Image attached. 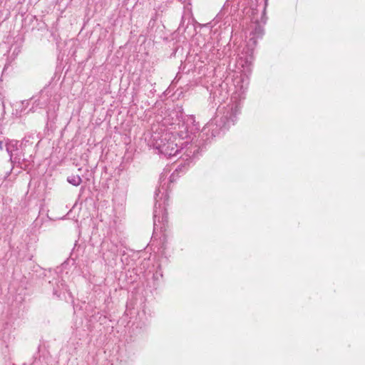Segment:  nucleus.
<instances>
[{
  "instance_id": "1",
  "label": "nucleus",
  "mask_w": 365,
  "mask_h": 365,
  "mask_svg": "<svg viewBox=\"0 0 365 365\" xmlns=\"http://www.w3.org/2000/svg\"><path fill=\"white\" fill-rule=\"evenodd\" d=\"M178 138L173 133L164 132L162 134L155 132L152 134L150 143L162 154L174 156L179 151Z\"/></svg>"
},
{
  "instance_id": "2",
  "label": "nucleus",
  "mask_w": 365,
  "mask_h": 365,
  "mask_svg": "<svg viewBox=\"0 0 365 365\" xmlns=\"http://www.w3.org/2000/svg\"><path fill=\"white\" fill-rule=\"evenodd\" d=\"M18 141L16 140H10L6 143V151L9 154L10 160L12 163L21 164V158L14 156V151L17 150Z\"/></svg>"
},
{
  "instance_id": "3",
  "label": "nucleus",
  "mask_w": 365,
  "mask_h": 365,
  "mask_svg": "<svg viewBox=\"0 0 365 365\" xmlns=\"http://www.w3.org/2000/svg\"><path fill=\"white\" fill-rule=\"evenodd\" d=\"M252 59H253V58H252V54L246 56L245 57V59H244L243 56H240L237 61V64H238V66H240L242 68H247L248 70L250 66L251 65V63L252 62Z\"/></svg>"
},
{
  "instance_id": "4",
  "label": "nucleus",
  "mask_w": 365,
  "mask_h": 365,
  "mask_svg": "<svg viewBox=\"0 0 365 365\" xmlns=\"http://www.w3.org/2000/svg\"><path fill=\"white\" fill-rule=\"evenodd\" d=\"M67 181L74 186H78L81 183L82 180L78 175H71L68 177Z\"/></svg>"
},
{
  "instance_id": "5",
  "label": "nucleus",
  "mask_w": 365,
  "mask_h": 365,
  "mask_svg": "<svg viewBox=\"0 0 365 365\" xmlns=\"http://www.w3.org/2000/svg\"><path fill=\"white\" fill-rule=\"evenodd\" d=\"M239 111L240 107L237 105H236L234 108H232V114L230 116V119L232 123L234 122L233 118L236 116Z\"/></svg>"
},
{
  "instance_id": "6",
  "label": "nucleus",
  "mask_w": 365,
  "mask_h": 365,
  "mask_svg": "<svg viewBox=\"0 0 365 365\" xmlns=\"http://www.w3.org/2000/svg\"><path fill=\"white\" fill-rule=\"evenodd\" d=\"M256 31H257L259 36L262 34V29L260 27H259Z\"/></svg>"
},
{
  "instance_id": "7",
  "label": "nucleus",
  "mask_w": 365,
  "mask_h": 365,
  "mask_svg": "<svg viewBox=\"0 0 365 365\" xmlns=\"http://www.w3.org/2000/svg\"><path fill=\"white\" fill-rule=\"evenodd\" d=\"M0 150H3V143L0 141Z\"/></svg>"
}]
</instances>
